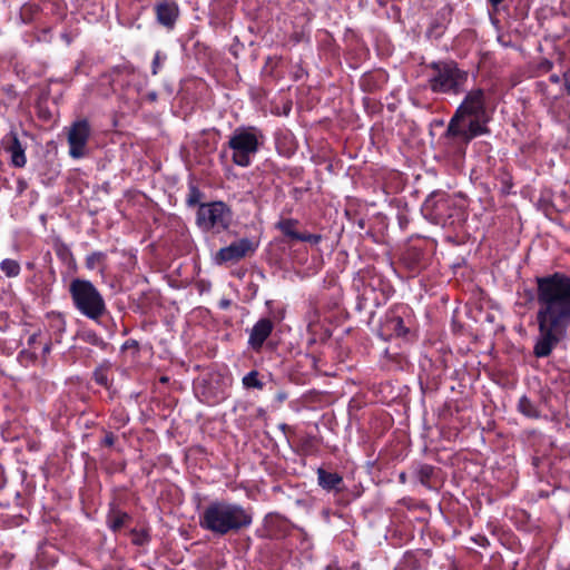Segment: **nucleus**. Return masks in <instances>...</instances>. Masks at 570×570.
Listing matches in <instances>:
<instances>
[{"label":"nucleus","instance_id":"obj_27","mask_svg":"<svg viewBox=\"0 0 570 570\" xmlns=\"http://www.w3.org/2000/svg\"><path fill=\"white\" fill-rule=\"evenodd\" d=\"M106 443H107V444H109V445H110V444H112V439H111V438H109V436H107V438H106Z\"/></svg>","mask_w":570,"mask_h":570},{"label":"nucleus","instance_id":"obj_12","mask_svg":"<svg viewBox=\"0 0 570 570\" xmlns=\"http://www.w3.org/2000/svg\"><path fill=\"white\" fill-rule=\"evenodd\" d=\"M156 13L158 21L166 26L171 27L177 19L178 16V8L174 3H159L156 7Z\"/></svg>","mask_w":570,"mask_h":570},{"label":"nucleus","instance_id":"obj_28","mask_svg":"<svg viewBox=\"0 0 570 570\" xmlns=\"http://www.w3.org/2000/svg\"><path fill=\"white\" fill-rule=\"evenodd\" d=\"M49 350H50L49 345H45V347H43V352H45V353H48V352H49Z\"/></svg>","mask_w":570,"mask_h":570},{"label":"nucleus","instance_id":"obj_19","mask_svg":"<svg viewBox=\"0 0 570 570\" xmlns=\"http://www.w3.org/2000/svg\"><path fill=\"white\" fill-rule=\"evenodd\" d=\"M128 519L126 513H119L110 520V527L114 531L119 530Z\"/></svg>","mask_w":570,"mask_h":570},{"label":"nucleus","instance_id":"obj_15","mask_svg":"<svg viewBox=\"0 0 570 570\" xmlns=\"http://www.w3.org/2000/svg\"><path fill=\"white\" fill-rule=\"evenodd\" d=\"M519 411L528 417H538L539 412L533 403L527 397L522 396L518 403Z\"/></svg>","mask_w":570,"mask_h":570},{"label":"nucleus","instance_id":"obj_10","mask_svg":"<svg viewBox=\"0 0 570 570\" xmlns=\"http://www.w3.org/2000/svg\"><path fill=\"white\" fill-rule=\"evenodd\" d=\"M273 331V322L268 318L259 320L253 327L249 335V345L254 350H259L265 340L271 335Z\"/></svg>","mask_w":570,"mask_h":570},{"label":"nucleus","instance_id":"obj_13","mask_svg":"<svg viewBox=\"0 0 570 570\" xmlns=\"http://www.w3.org/2000/svg\"><path fill=\"white\" fill-rule=\"evenodd\" d=\"M317 474L318 484L325 490H337L342 483V478L337 473H331L320 469Z\"/></svg>","mask_w":570,"mask_h":570},{"label":"nucleus","instance_id":"obj_7","mask_svg":"<svg viewBox=\"0 0 570 570\" xmlns=\"http://www.w3.org/2000/svg\"><path fill=\"white\" fill-rule=\"evenodd\" d=\"M232 214L222 202L203 204L197 210V224L204 230L219 233L228 228Z\"/></svg>","mask_w":570,"mask_h":570},{"label":"nucleus","instance_id":"obj_20","mask_svg":"<svg viewBox=\"0 0 570 570\" xmlns=\"http://www.w3.org/2000/svg\"><path fill=\"white\" fill-rule=\"evenodd\" d=\"M320 239H321L320 235L306 234V233H301L299 238H298L299 242H308L312 244H317L320 242Z\"/></svg>","mask_w":570,"mask_h":570},{"label":"nucleus","instance_id":"obj_24","mask_svg":"<svg viewBox=\"0 0 570 570\" xmlns=\"http://www.w3.org/2000/svg\"><path fill=\"white\" fill-rule=\"evenodd\" d=\"M97 381L100 383V384H106V380L102 375H99L97 376Z\"/></svg>","mask_w":570,"mask_h":570},{"label":"nucleus","instance_id":"obj_21","mask_svg":"<svg viewBox=\"0 0 570 570\" xmlns=\"http://www.w3.org/2000/svg\"><path fill=\"white\" fill-rule=\"evenodd\" d=\"M391 323L394 325V330L397 333V335H402L405 333V328L403 326V321L400 317H394Z\"/></svg>","mask_w":570,"mask_h":570},{"label":"nucleus","instance_id":"obj_16","mask_svg":"<svg viewBox=\"0 0 570 570\" xmlns=\"http://www.w3.org/2000/svg\"><path fill=\"white\" fill-rule=\"evenodd\" d=\"M1 271L8 276V277H16L20 273V265L17 261L13 259H4L1 262Z\"/></svg>","mask_w":570,"mask_h":570},{"label":"nucleus","instance_id":"obj_9","mask_svg":"<svg viewBox=\"0 0 570 570\" xmlns=\"http://www.w3.org/2000/svg\"><path fill=\"white\" fill-rule=\"evenodd\" d=\"M255 248L256 245L254 242L248 238H242L232 243L229 246L220 248L215 256V261L218 264L236 262L253 253Z\"/></svg>","mask_w":570,"mask_h":570},{"label":"nucleus","instance_id":"obj_4","mask_svg":"<svg viewBox=\"0 0 570 570\" xmlns=\"http://www.w3.org/2000/svg\"><path fill=\"white\" fill-rule=\"evenodd\" d=\"M69 291L77 309L88 318L98 320L105 313V301L89 281L73 279Z\"/></svg>","mask_w":570,"mask_h":570},{"label":"nucleus","instance_id":"obj_3","mask_svg":"<svg viewBox=\"0 0 570 570\" xmlns=\"http://www.w3.org/2000/svg\"><path fill=\"white\" fill-rule=\"evenodd\" d=\"M253 522L252 512L240 504L228 501H215L206 507L200 515L203 529L218 535L236 533Z\"/></svg>","mask_w":570,"mask_h":570},{"label":"nucleus","instance_id":"obj_26","mask_svg":"<svg viewBox=\"0 0 570 570\" xmlns=\"http://www.w3.org/2000/svg\"><path fill=\"white\" fill-rule=\"evenodd\" d=\"M493 6L499 4L502 0H489Z\"/></svg>","mask_w":570,"mask_h":570},{"label":"nucleus","instance_id":"obj_1","mask_svg":"<svg viewBox=\"0 0 570 570\" xmlns=\"http://www.w3.org/2000/svg\"><path fill=\"white\" fill-rule=\"evenodd\" d=\"M538 304L534 354L546 357L567 336L570 326V276L556 273L538 278Z\"/></svg>","mask_w":570,"mask_h":570},{"label":"nucleus","instance_id":"obj_23","mask_svg":"<svg viewBox=\"0 0 570 570\" xmlns=\"http://www.w3.org/2000/svg\"><path fill=\"white\" fill-rule=\"evenodd\" d=\"M153 65H154L153 73L156 75L157 73V68L159 66V55L158 53L155 56Z\"/></svg>","mask_w":570,"mask_h":570},{"label":"nucleus","instance_id":"obj_25","mask_svg":"<svg viewBox=\"0 0 570 570\" xmlns=\"http://www.w3.org/2000/svg\"><path fill=\"white\" fill-rule=\"evenodd\" d=\"M550 80L557 83V82H559L560 78L558 76L553 75L550 77Z\"/></svg>","mask_w":570,"mask_h":570},{"label":"nucleus","instance_id":"obj_11","mask_svg":"<svg viewBox=\"0 0 570 570\" xmlns=\"http://www.w3.org/2000/svg\"><path fill=\"white\" fill-rule=\"evenodd\" d=\"M6 150L10 154L11 164L16 167H23L27 163L24 147L18 139L17 135L11 132L7 137Z\"/></svg>","mask_w":570,"mask_h":570},{"label":"nucleus","instance_id":"obj_2","mask_svg":"<svg viewBox=\"0 0 570 570\" xmlns=\"http://www.w3.org/2000/svg\"><path fill=\"white\" fill-rule=\"evenodd\" d=\"M488 120L484 91L472 89L450 120L445 136L468 144L474 137L487 132Z\"/></svg>","mask_w":570,"mask_h":570},{"label":"nucleus","instance_id":"obj_5","mask_svg":"<svg viewBox=\"0 0 570 570\" xmlns=\"http://www.w3.org/2000/svg\"><path fill=\"white\" fill-rule=\"evenodd\" d=\"M262 139L263 136L253 127L236 129L228 140L233 163L248 167L259 149Z\"/></svg>","mask_w":570,"mask_h":570},{"label":"nucleus","instance_id":"obj_18","mask_svg":"<svg viewBox=\"0 0 570 570\" xmlns=\"http://www.w3.org/2000/svg\"><path fill=\"white\" fill-rule=\"evenodd\" d=\"M105 255L100 252L90 254L86 259V265L89 269L96 268L102 263Z\"/></svg>","mask_w":570,"mask_h":570},{"label":"nucleus","instance_id":"obj_6","mask_svg":"<svg viewBox=\"0 0 570 570\" xmlns=\"http://www.w3.org/2000/svg\"><path fill=\"white\" fill-rule=\"evenodd\" d=\"M432 70L429 82L434 92L459 94L468 80V73L454 63L433 65Z\"/></svg>","mask_w":570,"mask_h":570},{"label":"nucleus","instance_id":"obj_17","mask_svg":"<svg viewBox=\"0 0 570 570\" xmlns=\"http://www.w3.org/2000/svg\"><path fill=\"white\" fill-rule=\"evenodd\" d=\"M243 384L247 389H263V383L258 380V373L256 371H252L247 375H245L243 377Z\"/></svg>","mask_w":570,"mask_h":570},{"label":"nucleus","instance_id":"obj_22","mask_svg":"<svg viewBox=\"0 0 570 570\" xmlns=\"http://www.w3.org/2000/svg\"><path fill=\"white\" fill-rule=\"evenodd\" d=\"M563 78H564L566 90L570 95V70L564 73Z\"/></svg>","mask_w":570,"mask_h":570},{"label":"nucleus","instance_id":"obj_14","mask_svg":"<svg viewBox=\"0 0 570 570\" xmlns=\"http://www.w3.org/2000/svg\"><path fill=\"white\" fill-rule=\"evenodd\" d=\"M278 228L282 233L292 240H298L301 233L296 230V223L293 220H282L278 223Z\"/></svg>","mask_w":570,"mask_h":570},{"label":"nucleus","instance_id":"obj_8","mask_svg":"<svg viewBox=\"0 0 570 570\" xmlns=\"http://www.w3.org/2000/svg\"><path fill=\"white\" fill-rule=\"evenodd\" d=\"M90 136V126L87 120L73 122L68 130L69 155L75 158L86 156V146Z\"/></svg>","mask_w":570,"mask_h":570}]
</instances>
